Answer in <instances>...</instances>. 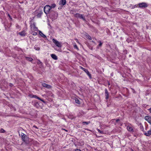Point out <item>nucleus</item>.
Wrapping results in <instances>:
<instances>
[{
	"instance_id": "obj_5",
	"label": "nucleus",
	"mask_w": 151,
	"mask_h": 151,
	"mask_svg": "<svg viewBox=\"0 0 151 151\" xmlns=\"http://www.w3.org/2000/svg\"><path fill=\"white\" fill-rule=\"evenodd\" d=\"M75 17L77 18H79L82 19L84 21H86V19L85 18V17H83L82 14L79 13H76L75 15Z\"/></svg>"
},
{
	"instance_id": "obj_41",
	"label": "nucleus",
	"mask_w": 151,
	"mask_h": 151,
	"mask_svg": "<svg viewBox=\"0 0 151 151\" xmlns=\"http://www.w3.org/2000/svg\"><path fill=\"white\" fill-rule=\"evenodd\" d=\"M119 121V119H116V122H118Z\"/></svg>"
},
{
	"instance_id": "obj_23",
	"label": "nucleus",
	"mask_w": 151,
	"mask_h": 151,
	"mask_svg": "<svg viewBox=\"0 0 151 151\" xmlns=\"http://www.w3.org/2000/svg\"><path fill=\"white\" fill-rule=\"evenodd\" d=\"M5 131L3 129H0V132L1 133H4L5 132Z\"/></svg>"
},
{
	"instance_id": "obj_7",
	"label": "nucleus",
	"mask_w": 151,
	"mask_h": 151,
	"mask_svg": "<svg viewBox=\"0 0 151 151\" xmlns=\"http://www.w3.org/2000/svg\"><path fill=\"white\" fill-rule=\"evenodd\" d=\"M81 69L84 71L86 73L87 75L91 79V75L90 73L88 70L81 67Z\"/></svg>"
},
{
	"instance_id": "obj_11",
	"label": "nucleus",
	"mask_w": 151,
	"mask_h": 151,
	"mask_svg": "<svg viewBox=\"0 0 151 151\" xmlns=\"http://www.w3.org/2000/svg\"><path fill=\"white\" fill-rule=\"evenodd\" d=\"M18 34L22 37H24L26 35V33L24 30H23L18 33Z\"/></svg>"
},
{
	"instance_id": "obj_1",
	"label": "nucleus",
	"mask_w": 151,
	"mask_h": 151,
	"mask_svg": "<svg viewBox=\"0 0 151 151\" xmlns=\"http://www.w3.org/2000/svg\"><path fill=\"white\" fill-rule=\"evenodd\" d=\"M22 138V140L26 143L28 144L29 143V138L24 134L22 133H21Z\"/></svg>"
},
{
	"instance_id": "obj_25",
	"label": "nucleus",
	"mask_w": 151,
	"mask_h": 151,
	"mask_svg": "<svg viewBox=\"0 0 151 151\" xmlns=\"http://www.w3.org/2000/svg\"><path fill=\"white\" fill-rule=\"evenodd\" d=\"M32 97H34L38 99H40V98L38 96H36V95H33L32 96Z\"/></svg>"
},
{
	"instance_id": "obj_38",
	"label": "nucleus",
	"mask_w": 151,
	"mask_h": 151,
	"mask_svg": "<svg viewBox=\"0 0 151 151\" xmlns=\"http://www.w3.org/2000/svg\"><path fill=\"white\" fill-rule=\"evenodd\" d=\"M33 127H35V128H36L37 129V127L36 126H35V125H34L33 126Z\"/></svg>"
},
{
	"instance_id": "obj_44",
	"label": "nucleus",
	"mask_w": 151,
	"mask_h": 151,
	"mask_svg": "<svg viewBox=\"0 0 151 151\" xmlns=\"http://www.w3.org/2000/svg\"><path fill=\"white\" fill-rule=\"evenodd\" d=\"M108 85H110V83H109V82H108Z\"/></svg>"
},
{
	"instance_id": "obj_24",
	"label": "nucleus",
	"mask_w": 151,
	"mask_h": 151,
	"mask_svg": "<svg viewBox=\"0 0 151 151\" xmlns=\"http://www.w3.org/2000/svg\"><path fill=\"white\" fill-rule=\"evenodd\" d=\"M35 106L37 107H39L40 106L37 102L35 104Z\"/></svg>"
},
{
	"instance_id": "obj_40",
	"label": "nucleus",
	"mask_w": 151,
	"mask_h": 151,
	"mask_svg": "<svg viewBox=\"0 0 151 151\" xmlns=\"http://www.w3.org/2000/svg\"><path fill=\"white\" fill-rule=\"evenodd\" d=\"M63 129V130H65V131H66V132H68V130H66V129Z\"/></svg>"
},
{
	"instance_id": "obj_39",
	"label": "nucleus",
	"mask_w": 151,
	"mask_h": 151,
	"mask_svg": "<svg viewBox=\"0 0 151 151\" xmlns=\"http://www.w3.org/2000/svg\"><path fill=\"white\" fill-rule=\"evenodd\" d=\"M38 63V64H40V63H42V62H40V61H39V62Z\"/></svg>"
},
{
	"instance_id": "obj_14",
	"label": "nucleus",
	"mask_w": 151,
	"mask_h": 151,
	"mask_svg": "<svg viewBox=\"0 0 151 151\" xmlns=\"http://www.w3.org/2000/svg\"><path fill=\"white\" fill-rule=\"evenodd\" d=\"M51 56L54 60H57L58 59L57 57L55 54H52L51 55Z\"/></svg>"
},
{
	"instance_id": "obj_8",
	"label": "nucleus",
	"mask_w": 151,
	"mask_h": 151,
	"mask_svg": "<svg viewBox=\"0 0 151 151\" xmlns=\"http://www.w3.org/2000/svg\"><path fill=\"white\" fill-rule=\"evenodd\" d=\"M145 119L146 121L151 125V116H146L145 117Z\"/></svg>"
},
{
	"instance_id": "obj_28",
	"label": "nucleus",
	"mask_w": 151,
	"mask_h": 151,
	"mask_svg": "<svg viewBox=\"0 0 151 151\" xmlns=\"http://www.w3.org/2000/svg\"><path fill=\"white\" fill-rule=\"evenodd\" d=\"M38 99L42 101L44 103H45V101H44L43 99H41L40 98V99Z\"/></svg>"
},
{
	"instance_id": "obj_27",
	"label": "nucleus",
	"mask_w": 151,
	"mask_h": 151,
	"mask_svg": "<svg viewBox=\"0 0 151 151\" xmlns=\"http://www.w3.org/2000/svg\"><path fill=\"white\" fill-rule=\"evenodd\" d=\"M54 14H55V16L54 17V18L56 19L57 17V16H58V14L57 13H54Z\"/></svg>"
},
{
	"instance_id": "obj_34",
	"label": "nucleus",
	"mask_w": 151,
	"mask_h": 151,
	"mask_svg": "<svg viewBox=\"0 0 151 151\" xmlns=\"http://www.w3.org/2000/svg\"><path fill=\"white\" fill-rule=\"evenodd\" d=\"M75 40H76V41L78 43H79V41L77 39H75Z\"/></svg>"
},
{
	"instance_id": "obj_29",
	"label": "nucleus",
	"mask_w": 151,
	"mask_h": 151,
	"mask_svg": "<svg viewBox=\"0 0 151 151\" xmlns=\"http://www.w3.org/2000/svg\"><path fill=\"white\" fill-rule=\"evenodd\" d=\"M97 130L99 133H101V134L103 133V132L102 131H101L99 129H97Z\"/></svg>"
},
{
	"instance_id": "obj_10",
	"label": "nucleus",
	"mask_w": 151,
	"mask_h": 151,
	"mask_svg": "<svg viewBox=\"0 0 151 151\" xmlns=\"http://www.w3.org/2000/svg\"><path fill=\"white\" fill-rule=\"evenodd\" d=\"M42 85L44 87L46 88H47L49 89L51 88V86L48 85L45 83H42Z\"/></svg>"
},
{
	"instance_id": "obj_36",
	"label": "nucleus",
	"mask_w": 151,
	"mask_h": 151,
	"mask_svg": "<svg viewBox=\"0 0 151 151\" xmlns=\"http://www.w3.org/2000/svg\"><path fill=\"white\" fill-rule=\"evenodd\" d=\"M149 111L150 112V113H151V108H150L149 109Z\"/></svg>"
},
{
	"instance_id": "obj_30",
	"label": "nucleus",
	"mask_w": 151,
	"mask_h": 151,
	"mask_svg": "<svg viewBox=\"0 0 151 151\" xmlns=\"http://www.w3.org/2000/svg\"><path fill=\"white\" fill-rule=\"evenodd\" d=\"M74 47L76 49L78 50H79L78 48L77 45H75L74 46Z\"/></svg>"
},
{
	"instance_id": "obj_13",
	"label": "nucleus",
	"mask_w": 151,
	"mask_h": 151,
	"mask_svg": "<svg viewBox=\"0 0 151 151\" xmlns=\"http://www.w3.org/2000/svg\"><path fill=\"white\" fill-rule=\"evenodd\" d=\"M127 129L129 131L133 132V128L130 126H127Z\"/></svg>"
},
{
	"instance_id": "obj_21",
	"label": "nucleus",
	"mask_w": 151,
	"mask_h": 151,
	"mask_svg": "<svg viewBox=\"0 0 151 151\" xmlns=\"http://www.w3.org/2000/svg\"><path fill=\"white\" fill-rule=\"evenodd\" d=\"M34 48L36 50H40V48L39 47H38L37 46L35 45L34 47Z\"/></svg>"
},
{
	"instance_id": "obj_37",
	"label": "nucleus",
	"mask_w": 151,
	"mask_h": 151,
	"mask_svg": "<svg viewBox=\"0 0 151 151\" xmlns=\"http://www.w3.org/2000/svg\"><path fill=\"white\" fill-rule=\"evenodd\" d=\"M70 12L72 14H73V11L71 10L70 11Z\"/></svg>"
},
{
	"instance_id": "obj_20",
	"label": "nucleus",
	"mask_w": 151,
	"mask_h": 151,
	"mask_svg": "<svg viewBox=\"0 0 151 151\" xmlns=\"http://www.w3.org/2000/svg\"><path fill=\"white\" fill-rule=\"evenodd\" d=\"M86 37L87 38H88V39L89 40H91L92 38H91V37L89 35H86Z\"/></svg>"
},
{
	"instance_id": "obj_4",
	"label": "nucleus",
	"mask_w": 151,
	"mask_h": 151,
	"mask_svg": "<svg viewBox=\"0 0 151 151\" xmlns=\"http://www.w3.org/2000/svg\"><path fill=\"white\" fill-rule=\"evenodd\" d=\"M51 9V7L49 5H46L45 6L44 8V11L46 14L48 13L50 11Z\"/></svg>"
},
{
	"instance_id": "obj_22",
	"label": "nucleus",
	"mask_w": 151,
	"mask_h": 151,
	"mask_svg": "<svg viewBox=\"0 0 151 151\" xmlns=\"http://www.w3.org/2000/svg\"><path fill=\"white\" fill-rule=\"evenodd\" d=\"M56 6V5L55 4H52L50 6V7H51V9L52 8H54Z\"/></svg>"
},
{
	"instance_id": "obj_31",
	"label": "nucleus",
	"mask_w": 151,
	"mask_h": 151,
	"mask_svg": "<svg viewBox=\"0 0 151 151\" xmlns=\"http://www.w3.org/2000/svg\"><path fill=\"white\" fill-rule=\"evenodd\" d=\"M99 47H101V45L102 44V43L100 41H99Z\"/></svg>"
},
{
	"instance_id": "obj_43",
	"label": "nucleus",
	"mask_w": 151,
	"mask_h": 151,
	"mask_svg": "<svg viewBox=\"0 0 151 151\" xmlns=\"http://www.w3.org/2000/svg\"><path fill=\"white\" fill-rule=\"evenodd\" d=\"M132 89L133 91V92L135 93V91L133 89Z\"/></svg>"
},
{
	"instance_id": "obj_15",
	"label": "nucleus",
	"mask_w": 151,
	"mask_h": 151,
	"mask_svg": "<svg viewBox=\"0 0 151 151\" xmlns=\"http://www.w3.org/2000/svg\"><path fill=\"white\" fill-rule=\"evenodd\" d=\"M40 35L43 38H45L46 37V36L44 35L40 31H39Z\"/></svg>"
},
{
	"instance_id": "obj_9",
	"label": "nucleus",
	"mask_w": 151,
	"mask_h": 151,
	"mask_svg": "<svg viewBox=\"0 0 151 151\" xmlns=\"http://www.w3.org/2000/svg\"><path fill=\"white\" fill-rule=\"evenodd\" d=\"M105 94L106 96V100L108 99L109 97V94L106 89H105Z\"/></svg>"
},
{
	"instance_id": "obj_17",
	"label": "nucleus",
	"mask_w": 151,
	"mask_h": 151,
	"mask_svg": "<svg viewBox=\"0 0 151 151\" xmlns=\"http://www.w3.org/2000/svg\"><path fill=\"white\" fill-rule=\"evenodd\" d=\"M31 32L32 35L34 36L37 35V31H31Z\"/></svg>"
},
{
	"instance_id": "obj_26",
	"label": "nucleus",
	"mask_w": 151,
	"mask_h": 151,
	"mask_svg": "<svg viewBox=\"0 0 151 151\" xmlns=\"http://www.w3.org/2000/svg\"><path fill=\"white\" fill-rule=\"evenodd\" d=\"M90 122L89 121V122H83V124H86L87 125H88V124H89L90 123Z\"/></svg>"
},
{
	"instance_id": "obj_33",
	"label": "nucleus",
	"mask_w": 151,
	"mask_h": 151,
	"mask_svg": "<svg viewBox=\"0 0 151 151\" xmlns=\"http://www.w3.org/2000/svg\"><path fill=\"white\" fill-rule=\"evenodd\" d=\"M37 16L38 17H40L41 16V14L40 13H39L38 14Z\"/></svg>"
},
{
	"instance_id": "obj_32",
	"label": "nucleus",
	"mask_w": 151,
	"mask_h": 151,
	"mask_svg": "<svg viewBox=\"0 0 151 151\" xmlns=\"http://www.w3.org/2000/svg\"><path fill=\"white\" fill-rule=\"evenodd\" d=\"M75 151H81L80 149H76L75 150Z\"/></svg>"
},
{
	"instance_id": "obj_16",
	"label": "nucleus",
	"mask_w": 151,
	"mask_h": 151,
	"mask_svg": "<svg viewBox=\"0 0 151 151\" xmlns=\"http://www.w3.org/2000/svg\"><path fill=\"white\" fill-rule=\"evenodd\" d=\"M60 2L62 5L63 6L64 5L66 4V0H61Z\"/></svg>"
},
{
	"instance_id": "obj_12",
	"label": "nucleus",
	"mask_w": 151,
	"mask_h": 151,
	"mask_svg": "<svg viewBox=\"0 0 151 151\" xmlns=\"http://www.w3.org/2000/svg\"><path fill=\"white\" fill-rule=\"evenodd\" d=\"M144 134L147 136H149L151 135V128L150 130L147 131V132H144Z\"/></svg>"
},
{
	"instance_id": "obj_2",
	"label": "nucleus",
	"mask_w": 151,
	"mask_h": 151,
	"mask_svg": "<svg viewBox=\"0 0 151 151\" xmlns=\"http://www.w3.org/2000/svg\"><path fill=\"white\" fill-rule=\"evenodd\" d=\"M52 42H53L56 45L57 47H61L62 45V43L61 42H59L57 40L53 39L52 40Z\"/></svg>"
},
{
	"instance_id": "obj_18",
	"label": "nucleus",
	"mask_w": 151,
	"mask_h": 151,
	"mask_svg": "<svg viewBox=\"0 0 151 151\" xmlns=\"http://www.w3.org/2000/svg\"><path fill=\"white\" fill-rule=\"evenodd\" d=\"M75 101L76 103H77V104H80V101L78 99L76 98L75 99Z\"/></svg>"
},
{
	"instance_id": "obj_35",
	"label": "nucleus",
	"mask_w": 151,
	"mask_h": 151,
	"mask_svg": "<svg viewBox=\"0 0 151 151\" xmlns=\"http://www.w3.org/2000/svg\"><path fill=\"white\" fill-rule=\"evenodd\" d=\"M9 86L11 87H12L13 86V85L12 84V83H10L9 84Z\"/></svg>"
},
{
	"instance_id": "obj_3",
	"label": "nucleus",
	"mask_w": 151,
	"mask_h": 151,
	"mask_svg": "<svg viewBox=\"0 0 151 151\" xmlns=\"http://www.w3.org/2000/svg\"><path fill=\"white\" fill-rule=\"evenodd\" d=\"M138 6L139 7L142 8V9H144L148 6L147 4L145 2L139 3L138 4Z\"/></svg>"
},
{
	"instance_id": "obj_6",
	"label": "nucleus",
	"mask_w": 151,
	"mask_h": 151,
	"mask_svg": "<svg viewBox=\"0 0 151 151\" xmlns=\"http://www.w3.org/2000/svg\"><path fill=\"white\" fill-rule=\"evenodd\" d=\"M30 27L31 31H38V28L35 27V25L34 24H31Z\"/></svg>"
},
{
	"instance_id": "obj_45",
	"label": "nucleus",
	"mask_w": 151,
	"mask_h": 151,
	"mask_svg": "<svg viewBox=\"0 0 151 151\" xmlns=\"http://www.w3.org/2000/svg\"><path fill=\"white\" fill-rule=\"evenodd\" d=\"M8 16H9V17H10V16L9 15V14H8Z\"/></svg>"
},
{
	"instance_id": "obj_19",
	"label": "nucleus",
	"mask_w": 151,
	"mask_h": 151,
	"mask_svg": "<svg viewBox=\"0 0 151 151\" xmlns=\"http://www.w3.org/2000/svg\"><path fill=\"white\" fill-rule=\"evenodd\" d=\"M26 58L27 60L30 61H31L33 60L31 58L27 57Z\"/></svg>"
},
{
	"instance_id": "obj_42",
	"label": "nucleus",
	"mask_w": 151,
	"mask_h": 151,
	"mask_svg": "<svg viewBox=\"0 0 151 151\" xmlns=\"http://www.w3.org/2000/svg\"><path fill=\"white\" fill-rule=\"evenodd\" d=\"M137 7V5H135L134 6V8L136 7Z\"/></svg>"
}]
</instances>
